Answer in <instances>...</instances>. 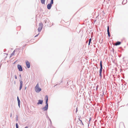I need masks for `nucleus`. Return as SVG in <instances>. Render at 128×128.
Segmentation results:
<instances>
[{
	"label": "nucleus",
	"instance_id": "c03bdc74",
	"mask_svg": "<svg viewBox=\"0 0 128 128\" xmlns=\"http://www.w3.org/2000/svg\"><path fill=\"white\" fill-rule=\"evenodd\" d=\"M13 81V79L12 80V81Z\"/></svg>",
	"mask_w": 128,
	"mask_h": 128
},
{
	"label": "nucleus",
	"instance_id": "a19ab883",
	"mask_svg": "<svg viewBox=\"0 0 128 128\" xmlns=\"http://www.w3.org/2000/svg\"><path fill=\"white\" fill-rule=\"evenodd\" d=\"M62 82V81H61V82H60V83H61Z\"/></svg>",
	"mask_w": 128,
	"mask_h": 128
},
{
	"label": "nucleus",
	"instance_id": "72a5a7b5",
	"mask_svg": "<svg viewBox=\"0 0 128 128\" xmlns=\"http://www.w3.org/2000/svg\"><path fill=\"white\" fill-rule=\"evenodd\" d=\"M90 43H89V42H88V45H90Z\"/></svg>",
	"mask_w": 128,
	"mask_h": 128
},
{
	"label": "nucleus",
	"instance_id": "37998d69",
	"mask_svg": "<svg viewBox=\"0 0 128 128\" xmlns=\"http://www.w3.org/2000/svg\"><path fill=\"white\" fill-rule=\"evenodd\" d=\"M96 68H98V67H96Z\"/></svg>",
	"mask_w": 128,
	"mask_h": 128
},
{
	"label": "nucleus",
	"instance_id": "f257e3e1",
	"mask_svg": "<svg viewBox=\"0 0 128 128\" xmlns=\"http://www.w3.org/2000/svg\"><path fill=\"white\" fill-rule=\"evenodd\" d=\"M54 3L50 2V3L48 4L47 5V8L48 9L50 10L51 9V8L52 6V4H53Z\"/></svg>",
	"mask_w": 128,
	"mask_h": 128
},
{
	"label": "nucleus",
	"instance_id": "6ab92c4d",
	"mask_svg": "<svg viewBox=\"0 0 128 128\" xmlns=\"http://www.w3.org/2000/svg\"><path fill=\"white\" fill-rule=\"evenodd\" d=\"M16 128H18V123H16Z\"/></svg>",
	"mask_w": 128,
	"mask_h": 128
},
{
	"label": "nucleus",
	"instance_id": "5701e85b",
	"mask_svg": "<svg viewBox=\"0 0 128 128\" xmlns=\"http://www.w3.org/2000/svg\"><path fill=\"white\" fill-rule=\"evenodd\" d=\"M91 118H90V120H89V121L88 122H89V124H88V125L89 126V123H90V120H91Z\"/></svg>",
	"mask_w": 128,
	"mask_h": 128
},
{
	"label": "nucleus",
	"instance_id": "ddd939ff",
	"mask_svg": "<svg viewBox=\"0 0 128 128\" xmlns=\"http://www.w3.org/2000/svg\"><path fill=\"white\" fill-rule=\"evenodd\" d=\"M121 44V42L120 41H117L115 44V45L116 46L120 45Z\"/></svg>",
	"mask_w": 128,
	"mask_h": 128
},
{
	"label": "nucleus",
	"instance_id": "c756f323",
	"mask_svg": "<svg viewBox=\"0 0 128 128\" xmlns=\"http://www.w3.org/2000/svg\"><path fill=\"white\" fill-rule=\"evenodd\" d=\"M26 87L25 86L24 87V90H26Z\"/></svg>",
	"mask_w": 128,
	"mask_h": 128
},
{
	"label": "nucleus",
	"instance_id": "cd10ccee",
	"mask_svg": "<svg viewBox=\"0 0 128 128\" xmlns=\"http://www.w3.org/2000/svg\"><path fill=\"white\" fill-rule=\"evenodd\" d=\"M19 76L20 77V78H21V75L20 74V75H19Z\"/></svg>",
	"mask_w": 128,
	"mask_h": 128
},
{
	"label": "nucleus",
	"instance_id": "79ce46f5",
	"mask_svg": "<svg viewBox=\"0 0 128 128\" xmlns=\"http://www.w3.org/2000/svg\"><path fill=\"white\" fill-rule=\"evenodd\" d=\"M105 76H104V78Z\"/></svg>",
	"mask_w": 128,
	"mask_h": 128
},
{
	"label": "nucleus",
	"instance_id": "2eb2a0df",
	"mask_svg": "<svg viewBox=\"0 0 128 128\" xmlns=\"http://www.w3.org/2000/svg\"><path fill=\"white\" fill-rule=\"evenodd\" d=\"M127 2V0H124L122 2V4H126Z\"/></svg>",
	"mask_w": 128,
	"mask_h": 128
},
{
	"label": "nucleus",
	"instance_id": "2f4dec72",
	"mask_svg": "<svg viewBox=\"0 0 128 128\" xmlns=\"http://www.w3.org/2000/svg\"><path fill=\"white\" fill-rule=\"evenodd\" d=\"M79 120L81 122H82V120L79 119Z\"/></svg>",
	"mask_w": 128,
	"mask_h": 128
},
{
	"label": "nucleus",
	"instance_id": "393cba45",
	"mask_svg": "<svg viewBox=\"0 0 128 128\" xmlns=\"http://www.w3.org/2000/svg\"><path fill=\"white\" fill-rule=\"evenodd\" d=\"M26 44H25L24 46H23L22 47V48H25L26 46Z\"/></svg>",
	"mask_w": 128,
	"mask_h": 128
},
{
	"label": "nucleus",
	"instance_id": "9b49d317",
	"mask_svg": "<svg viewBox=\"0 0 128 128\" xmlns=\"http://www.w3.org/2000/svg\"><path fill=\"white\" fill-rule=\"evenodd\" d=\"M102 70H99L100 74H99V76H100V78H102Z\"/></svg>",
	"mask_w": 128,
	"mask_h": 128
},
{
	"label": "nucleus",
	"instance_id": "f704fd0d",
	"mask_svg": "<svg viewBox=\"0 0 128 128\" xmlns=\"http://www.w3.org/2000/svg\"><path fill=\"white\" fill-rule=\"evenodd\" d=\"M12 116V113H11V114H10V117H11Z\"/></svg>",
	"mask_w": 128,
	"mask_h": 128
},
{
	"label": "nucleus",
	"instance_id": "aec40b11",
	"mask_svg": "<svg viewBox=\"0 0 128 128\" xmlns=\"http://www.w3.org/2000/svg\"><path fill=\"white\" fill-rule=\"evenodd\" d=\"M39 87V85H38V84L36 85V87H35V89L36 88H38Z\"/></svg>",
	"mask_w": 128,
	"mask_h": 128
},
{
	"label": "nucleus",
	"instance_id": "bb28decb",
	"mask_svg": "<svg viewBox=\"0 0 128 128\" xmlns=\"http://www.w3.org/2000/svg\"><path fill=\"white\" fill-rule=\"evenodd\" d=\"M39 34V33H38L37 35L36 36H35L34 37H36V36H38Z\"/></svg>",
	"mask_w": 128,
	"mask_h": 128
},
{
	"label": "nucleus",
	"instance_id": "4468645a",
	"mask_svg": "<svg viewBox=\"0 0 128 128\" xmlns=\"http://www.w3.org/2000/svg\"><path fill=\"white\" fill-rule=\"evenodd\" d=\"M42 28L43 27V24L42 22H40L39 24V27Z\"/></svg>",
	"mask_w": 128,
	"mask_h": 128
},
{
	"label": "nucleus",
	"instance_id": "dca6fc26",
	"mask_svg": "<svg viewBox=\"0 0 128 128\" xmlns=\"http://www.w3.org/2000/svg\"><path fill=\"white\" fill-rule=\"evenodd\" d=\"M15 50H14L13 51V52H12V53L11 54L10 56V58L14 54V53H15Z\"/></svg>",
	"mask_w": 128,
	"mask_h": 128
},
{
	"label": "nucleus",
	"instance_id": "f03ea898",
	"mask_svg": "<svg viewBox=\"0 0 128 128\" xmlns=\"http://www.w3.org/2000/svg\"><path fill=\"white\" fill-rule=\"evenodd\" d=\"M48 104H46V105L45 106L42 108V110L44 111H46L48 110Z\"/></svg>",
	"mask_w": 128,
	"mask_h": 128
},
{
	"label": "nucleus",
	"instance_id": "58836bf2",
	"mask_svg": "<svg viewBox=\"0 0 128 128\" xmlns=\"http://www.w3.org/2000/svg\"><path fill=\"white\" fill-rule=\"evenodd\" d=\"M81 123H82V125H84L83 124L82 122H81Z\"/></svg>",
	"mask_w": 128,
	"mask_h": 128
},
{
	"label": "nucleus",
	"instance_id": "20e7f679",
	"mask_svg": "<svg viewBox=\"0 0 128 128\" xmlns=\"http://www.w3.org/2000/svg\"><path fill=\"white\" fill-rule=\"evenodd\" d=\"M26 63L27 68H30V64L29 62L28 61L26 60Z\"/></svg>",
	"mask_w": 128,
	"mask_h": 128
},
{
	"label": "nucleus",
	"instance_id": "412c9836",
	"mask_svg": "<svg viewBox=\"0 0 128 128\" xmlns=\"http://www.w3.org/2000/svg\"><path fill=\"white\" fill-rule=\"evenodd\" d=\"M16 121H18V116L17 115L16 116Z\"/></svg>",
	"mask_w": 128,
	"mask_h": 128
},
{
	"label": "nucleus",
	"instance_id": "1a4fd4ad",
	"mask_svg": "<svg viewBox=\"0 0 128 128\" xmlns=\"http://www.w3.org/2000/svg\"><path fill=\"white\" fill-rule=\"evenodd\" d=\"M43 100H40L38 101L37 103L38 104H42Z\"/></svg>",
	"mask_w": 128,
	"mask_h": 128
},
{
	"label": "nucleus",
	"instance_id": "39448f33",
	"mask_svg": "<svg viewBox=\"0 0 128 128\" xmlns=\"http://www.w3.org/2000/svg\"><path fill=\"white\" fill-rule=\"evenodd\" d=\"M20 85L19 88V90H21L23 82L22 80H20Z\"/></svg>",
	"mask_w": 128,
	"mask_h": 128
},
{
	"label": "nucleus",
	"instance_id": "a211bd4d",
	"mask_svg": "<svg viewBox=\"0 0 128 128\" xmlns=\"http://www.w3.org/2000/svg\"><path fill=\"white\" fill-rule=\"evenodd\" d=\"M42 28H40V27H38V32H40Z\"/></svg>",
	"mask_w": 128,
	"mask_h": 128
},
{
	"label": "nucleus",
	"instance_id": "a18cd8bd",
	"mask_svg": "<svg viewBox=\"0 0 128 128\" xmlns=\"http://www.w3.org/2000/svg\"><path fill=\"white\" fill-rule=\"evenodd\" d=\"M127 45H128V44Z\"/></svg>",
	"mask_w": 128,
	"mask_h": 128
},
{
	"label": "nucleus",
	"instance_id": "7ed1b4c3",
	"mask_svg": "<svg viewBox=\"0 0 128 128\" xmlns=\"http://www.w3.org/2000/svg\"><path fill=\"white\" fill-rule=\"evenodd\" d=\"M18 69L20 71H22L23 70L22 68L21 65L18 64L17 66Z\"/></svg>",
	"mask_w": 128,
	"mask_h": 128
},
{
	"label": "nucleus",
	"instance_id": "e433bc0d",
	"mask_svg": "<svg viewBox=\"0 0 128 128\" xmlns=\"http://www.w3.org/2000/svg\"><path fill=\"white\" fill-rule=\"evenodd\" d=\"M58 85V84H56L54 86V87H55V86H56V85Z\"/></svg>",
	"mask_w": 128,
	"mask_h": 128
},
{
	"label": "nucleus",
	"instance_id": "7c9ffc66",
	"mask_svg": "<svg viewBox=\"0 0 128 128\" xmlns=\"http://www.w3.org/2000/svg\"><path fill=\"white\" fill-rule=\"evenodd\" d=\"M6 49H4V52H5V51H6Z\"/></svg>",
	"mask_w": 128,
	"mask_h": 128
},
{
	"label": "nucleus",
	"instance_id": "ea45409f",
	"mask_svg": "<svg viewBox=\"0 0 128 128\" xmlns=\"http://www.w3.org/2000/svg\"><path fill=\"white\" fill-rule=\"evenodd\" d=\"M97 88H97H97H96V90L97 89Z\"/></svg>",
	"mask_w": 128,
	"mask_h": 128
},
{
	"label": "nucleus",
	"instance_id": "b1692460",
	"mask_svg": "<svg viewBox=\"0 0 128 128\" xmlns=\"http://www.w3.org/2000/svg\"><path fill=\"white\" fill-rule=\"evenodd\" d=\"M14 77H15V78L16 79H17V76H16V75H15L14 76Z\"/></svg>",
	"mask_w": 128,
	"mask_h": 128
},
{
	"label": "nucleus",
	"instance_id": "9d476101",
	"mask_svg": "<svg viewBox=\"0 0 128 128\" xmlns=\"http://www.w3.org/2000/svg\"><path fill=\"white\" fill-rule=\"evenodd\" d=\"M45 100L46 104H48V96L47 95H46L45 98Z\"/></svg>",
	"mask_w": 128,
	"mask_h": 128
},
{
	"label": "nucleus",
	"instance_id": "f3484780",
	"mask_svg": "<svg viewBox=\"0 0 128 128\" xmlns=\"http://www.w3.org/2000/svg\"><path fill=\"white\" fill-rule=\"evenodd\" d=\"M42 4H44L45 0H40Z\"/></svg>",
	"mask_w": 128,
	"mask_h": 128
},
{
	"label": "nucleus",
	"instance_id": "473e14b6",
	"mask_svg": "<svg viewBox=\"0 0 128 128\" xmlns=\"http://www.w3.org/2000/svg\"><path fill=\"white\" fill-rule=\"evenodd\" d=\"M78 109L77 108H76V112H77V111H78Z\"/></svg>",
	"mask_w": 128,
	"mask_h": 128
},
{
	"label": "nucleus",
	"instance_id": "6e6552de",
	"mask_svg": "<svg viewBox=\"0 0 128 128\" xmlns=\"http://www.w3.org/2000/svg\"><path fill=\"white\" fill-rule=\"evenodd\" d=\"M107 32H108V36L109 38H110V32H109V26H107Z\"/></svg>",
	"mask_w": 128,
	"mask_h": 128
},
{
	"label": "nucleus",
	"instance_id": "4be33fe9",
	"mask_svg": "<svg viewBox=\"0 0 128 128\" xmlns=\"http://www.w3.org/2000/svg\"><path fill=\"white\" fill-rule=\"evenodd\" d=\"M92 40V38H90L89 39V43H90L91 42V41Z\"/></svg>",
	"mask_w": 128,
	"mask_h": 128
},
{
	"label": "nucleus",
	"instance_id": "a878e982",
	"mask_svg": "<svg viewBox=\"0 0 128 128\" xmlns=\"http://www.w3.org/2000/svg\"><path fill=\"white\" fill-rule=\"evenodd\" d=\"M50 2L54 3L53 0H51Z\"/></svg>",
	"mask_w": 128,
	"mask_h": 128
},
{
	"label": "nucleus",
	"instance_id": "f8f14e48",
	"mask_svg": "<svg viewBox=\"0 0 128 128\" xmlns=\"http://www.w3.org/2000/svg\"><path fill=\"white\" fill-rule=\"evenodd\" d=\"M100 70H102V62L100 61Z\"/></svg>",
	"mask_w": 128,
	"mask_h": 128
},
{
	"label": "nucleus",
	"instance_id": "423d86ee",
	"mask_svg": "<svg viewBox=\"0 0 128 128\" xmlns=\"http://www.w3.org/2000/svg\"><path fill=\"white\" fill-rule=\"evenodd\" d=\"M41 90V88L39 87L37 88L35 90V91L37 92H39Z\"/></svg>",
	"mask_w": 128,
	"mask_h": 128
},
{
	"label": "nucleus",
	"instance_id": "0eeeda50",
	"mask_svg": "<svg viewBox=\"0 0 128 128\" xmlns=\"http://www.w3.org/2000/svg\"><path fill=\"white\" fill-rule=\"evenodd\" d=\"M17 99L18 100V105L19 108H20V100L19 99V98H18V96H17Z\"/></svg>",
	"mask_w": 128,
	"mask_h": 128
},
{
	"label": "nucleus",
	"instance_id": "c9c22d12",
	"mask_svg": "<svg viewBox=\"0 0 128 128\" xmlns=\"http://www.w3.org/2000/svg\"><path fill=\"white\" fill-rule=\"evenodd\" d=\"M49 120H50V123H52V122H51V120H50V119H49Z\"/></svg>",
	"mask_w": 128,
	"mask_h": 128
},
{
	"label": "nucleus",
	"instance_id": "c85d7f7f",
	"mask_svg": "<svg viewBox=\"0 0 128 128\" xmlns=\"http://www.w3.org/2000/svg\"><path fill=\"white\" fill-rule=\"evenodd\" d=\"M14 84H16V81H14Z\"/></svg>",
	"mask_w": 128,
	"mask_h": 128
},
{
	"label": "nucleus",
	"instance_id": "4c0bfd02",
	"mask_svg": "<svg viewBox=\"0 0 128 128\" xmlns=\"http://www.w3.org/2000/svg\"><path fill=\"white\" fill-rule=\"evenodd\" d=\"M24 128H28V126H26Z\"/></svg>",
	"mask_w": 128,
	"mask_h": 128
}]
</instances>
